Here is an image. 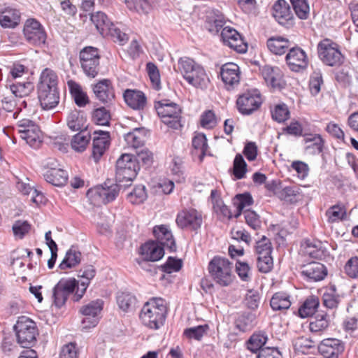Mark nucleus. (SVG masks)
Returning <instances> with one entry per match:
<instances>
[{
  "mask_svg": "<svg viewBox=\"0 0 358 358\" xmlns=\"http://www.w3.org/2000/svg\"><path fill=\"white\" fill-rule=\"evenodd\" d=\"M167 308L162 298H152L141 308L139 318L145 327L151 329H159L166 320Z\"/></svg>",
  "mask_w": 358,
  "mask_h": 358,
  "instance_id": "f257e3e1",
  "label": "nucleus"
},
{
  "mask_svg": "<svg viewBox=\"0 0 358 358\" xmlns=\"http://www.w3.org/2000/svg\"><path fill=\"white\" fill-rule=\"evenodd\" d=\"M178 68L184 79L191 85L201 90L208 87L210 80L204 68L189 57L180 58Z\"/></svg>",
  "mask_w": 358,
  "mask_h": 358,
  "instance_id": "f03ea898",
  "label": "nucleus"
},
{
  "mask_svg": "<svg viewBox=\"0 0 358 358\" xmlns=\"http://www.w3.org/2000/svg\"><path fill=\"white\" fill-rule=\"evenodd\" d=\"M90 20L102 36H110L114 42L121 45L128 41L127 34L117 27L103 12L98 11L92 13Z\"/></svg>",
  "mask_w": 358,
  "mask_h": 358,
  "instance_id": "7ed1b4c3",
  "label": "nucleus"
},
{
  "mask_svg": "<svg viewBox=\"0 0 358 358\" xmlns=\"http://www.w3.org/2000/svg\"><path fill=\"white\" fill-rule=\"evenodd\" d=\"M232 264L226 258L214 257L208 264V270L213 280L221 287L230 285L235 276Z\"/></svg>",
  "mask_w": 358,
  "mask_h": 358,
  "instance_id": "20e7f679",
  "label": "nucleus"
},
{
  "mask_svg": "<svg viewBox=\"0 0 358 358\" xmlns=\"http://www.w3.org/2000/svg\"><path fill=\"white\" fill-rule=\"evenodd\" d=\"M140 167L136 157L133 155L122 154L117 160L115 166V182L129 184L136 177Z\"/></svg>",
  "mask_w": 358,
  "mask_h": 358,
  "instance_id": "39448f33",
  "label": "nucleus"
},
{
  "mask_svg": "<svg viewBox=\"0 0 358 358\" xmlns=\"http://www.w3.org/2000/svg\"><path fill=\"white\" fill-rule=\"evenodd\" d=\"M155 107L164 124L174 129L182 127L180 123L182 110L177 103L168 99H162L156 102Z\"/></svg>",
  "mask_w": 358,
  "mask_h": 358,
  "instance_id": "423d86ee",
  "label": "nucleus"
},
{
  "mask_svg": "<svg viewBox=\"0 0 358 358\" xmlns=\"http://www.w3.org/2000/svg\"><path fill=\"white\" fill-rule=\"evenodd\" d=\"M17 343L22 347L33 346L38 335L36 324L27 317H20L14 326Z\"/></svg>",
  "mask_w": 358,
  "mask_h": 358,
  "instance_id": "0eeeda50",
  "label": "nucleus"
},
{
  "mask_svg": "<svg viewBox=\"0 0 358 358\" xmlns=\"http://www.w3.org/2000/svg\"><path fill=\"white\" fill-rule=\"evenodd\" d=\"M129 185L130 184H120L119 182L108 185L105 182L104 185L90 189L87 192V196L94 205L106 204L116 199L121 187Z\"/></svg>",
  "mask_w": 358,
  "mask_h": 358,
  "instance_id": "6e6552de",
  "label": "nucleus"
},
{
  "mask_svg": "<svg viewBox=\"0 0 358 358\" xmlns=\"http://www.w3.org/2000/svg\"><path fill=\"white\" fill-rule=\"evenodd\" d=\"M99 50L92 46L83 48L79 52L80 67L85 75L94 78L99 75L100 71Z\"/></svg>",
  "mask_w": 358,
  "mask_h": 358,
  "instance_id": "1a4fd4ad",
  "label": "nucleus"
},
{
  "mask_svg": "<svg viewBox=\"0 0 358 358\" xmlns=\"http://www.w3.org/2000/svg\"><path fill=\"white\" fill-rule=\"evenodd\" d=\"M317 53L320 59L327 66H338L343 63V57L338 45L328 38L318 43Z\"/></svg>",
  "mask_w": 358,
  "mask_h": 358,
  "instance_id": "9d476101",
  "label": "nucleus"
},
{
  "mask_svg": "<svg viewBox=\"0 0 358 358\" xmlns=\"http://www.w3.org/2000/svg\"><path fill=\"white\" fill-rule=\"evenodd\" d=\"M77 284L75 278L61 279L52 289V305L57 308L64 306L69 296L74 292Z\"/></svg>",
  "mask_w": 358,
  "mask_h": 358,
  "instance_id": "9b49d317",
  "label": "nucleus"
},
{
  "mask_svg": "<svg viewBox=\"0 0 358 358\" xmlns=\"http://www.w3.org/2000/svg\"><path fill=\"white\" fill-rule=\"evenodd\" d=\"M103 308V301L96 299L83 306L79 312L84 317L82 320L83 329H90L96 327L99 322V315Z\"/></svg>",
  "mask_w": 358,
  "mask_h": 358,
  "instance_id": "f8f14e48",
  "label": "nucleus"
},
{
  "mask_svg": "<svg viewBox=\"0 0 358 358\" xmlns=\"http://www.w3.org/2000/svg\"><path fill=\"white\" fill-rule=\"evenodd\" d=\"M26 41L32 45L41 46L44 45L47 34L43 25L36 20H27L23 29Z\"/></svg>",
  "mask_w": 358,
  "mask_h": 358,
  "instance_id": "ddd939ff",
  "label": "nucleus"
},
{
  "mask_svg": "<svg viewBox=\"0 0 358 358\" xmlns=\"http://www.w3.org/2000/svg\"><path fill=\"white\" fill-rule=\"evenodd\" d=\"M6 86L13 94V97L5 96L2 99V103L6 105L4 108L7 110H10V108L13 106V102H15V100H13V98L17 99L26 98L29 96L34 90V85L31 82L12 83L10 78H8Z\"/></svg>",
  "mask_w": 358,
  "mask_h": 358,
  "instance_id": "4468645a",
  "label": "nucleus"
},
{
  "mask_svg": "<svg viewBox=\"0 0 358 358\" xmlns=\"http://www.w3.org/2000/svg\"><path fill=\"white\" fill-rule=\"evenodd\" d=\"M176 222L177 226L182 229H188L196 231L201 227L202 214L194 208L184 209L177 214Z\"/></svg>",
  "mask_w": 358,
  "mask_h": 358,
  "instance_id": "2eb2a0df",
  "label": "nucleus"
},
{
  "mask_svg": "<svg viewBox=\"0 0 358 358\" xmlns=\"http://www.w3.org/2000/svg\"><path fill=\"white\" fill-rule=\"evenodd\" d=\"M272 15L279 24L291 28L294 25V17L289 4L285 0H277L272 6Z\"/></svg>",
  "mask_w": 358,
  "mask_h": 358,
  "instance_id": "dca6fc26",
  "label": "nucleus"
},
{
  "mask_svg": "<svg viewBox=\"0 0 358 358\" xmlns=\"http://www.w3.org/2000/svg\"><path fill=\"white\" fill-rule=\"evenodd\" d=\"M261 104V96L255 92H245L239 96L236 101L238 111L245 115L252 114L260 107Z\"/></svg>",
  "mask_w": 358,
  "mask_h": 358,
  "instance_id": "f3484780",
  "label": "nucleus"
},
{
  "mask_svg": "<svg viewBox=\"0 0 358 358\" xmlns=\"http://www.w3.org/2000/svg\"><path fill=\"white\" fill-rule=\"evenodd\" d=\"M96 99L103 104H111L115 98V89L109 79H101L92 85Z\"/></svg>",
  "mask_w": 358,
  "mask_h": 358,
  "instance_id": "a211bd4d",
  "label": "nucleus"
},
{
  "mask_svg": "<svg viewBox=\"0 0 358 358\" xmlns=\"http://www.w3.org/2000/svg\"><path fill=\"white\" fill-rule=\"evenodd\" d=\"M221 38L225 45L236 52L244 53L247 51V43L235 29L229 26L224 27L221 31Z\"/></svg>",
  "mask_w": 358,
  "mask_h": 358,
  "instance_id": "6ab92c4d",
  "label": "nucleus"
},
{
  "mask_svg": "<svg viewBox=\"0 0 358 358\" xmlns=\"http://www.w3.org/2000/svg\"><path fill=\"white\" fill-rule=\"evenodd\" d=\"M285 59L290 70L295 72L306 69L308 64L306 52L298 46L289 49Z\"/></svg>",
  "mask_w": 358,
  "mask_h": 358,
  "instance_id": "aec40b11",
  "label": "nucleus"
},
{
  "mask_svg": "<svg viewBox=\"0 0 358 358\" xmlns=\"http://www.w3.org/2000/svg\"><path fill=\"white\" fill-rule=\"evenodd\" d=\"M301 274L308 282H317L327 276V269L324 264L312 262L302 266Z\"/></svg>",
  "mask_w": 358,
  "mask_h": 358,
  "instance_id": "412c9836",
  "label": "nucleus"
},
{
  "mask_svg": "<svg viewBox=\"0 0 358 358\" xmlns=\"http://www.w3.org/2000/svg\"><path fill=\"white\" fill-rule=\"evenodd\" d=\"M110 134L101 130L93 132L92 157L97 162L110 145Z\"/></svg>",
  "mask_w": 358,
  "mask_h": 358,
  "instance_id": "4be33fe9",
  "label": "nucleus"
},
{
  "mask_svg": "<svg viewBox=\"0 0 358 358\" xmlns=\"http://www.w3.org/2000/svg\"><path fill=\"white\" fill-rule=\"evenodd\" d=\"M153 234L156 238V243L170 252L176 250V241L169 227L165 224L155 226L153 228Z\"/></svg>",
  "mask_w": 358,
  "mask_h": 358,
  "instance_id": "5701e85b",
  "label": "nucleus"
},
{
  "mask_svg": "<svg viewBox=\"0 0 358 358\" xmlns=\"http://www.w3.org/2000/svg\"><path fill=\"white\" fill-rule=\"evenodd\" d=\"M345 349L343 341L336 338H326L321 341L318 345L320 353L326 358L337 357Z\"/></svg>",
  "mask_w": 358,
  "mask_h": 358,
  "instance_id": "b1692460",
  "label": "nucleus"
},
{
  "mask_svg": "<svg viewBox=\"0 0 358 358\" xmlns=\"http://www.w3.org/2000/svg\"><path fill=\"white\" fill-rule=\"evenodd\" d=\"M220 76L227 90L234 88L240 82L239 66L235 63H227L220 69Z\"/></svg>",
  "mask_w": 358,
  "mask_h": 358,
  "instance_id": "393cba45",
  "label": "nucleus"
},
{
  "mask_svg": "<svg viewBox=\"0 0 358 358\" xmlns=\"http://www.w3.org/2000/svg\"><path fill=\"white\" fill-rule=\"evenodd\" d=\"M38 96L41 106L45 110L56 107L59 101L58 89L38 88Z\"/></svg>",
  "mask_w": 358,
  "mask_h": 358,
  "instance_id": "a878e982",
  "label": "nucleus"
},
{
  "mask_svg": "<svg viewBox=\"0 0 358 358\" xmlns=\"http://www.w3.org/2000/svg\"><path fill=\"white\" fill-rule=\"evenodd\" d=\"M164 250V248L155 241H148L141 247V254L145 261L156 262L162 258Z\"/></svg>",
  "mask_w": 358,
  "mask_h": 358,
  "instance_id": "bb28decb",
  "label": "nucleus"
},
{
  "mask_svg": "<svg viewBox=\"0 0 358 358\" xmlns=\"http://www.w3.org/2000/svg\"><path fill=\"white\" fill-rule=\"evenodd\" d=\"M303 141L306 145L304 150L308 155H316L323 152L324 141L320 134H305Z\"/></svg>",
  "mask_w": 358,
  "mask_h": 358,
  "instance_id": "cd10ccee",
  "label": "nucleus"
},
{
  "mask_svg": "<svg viewBox=\"0 0 358 358\" xmlns=\"http://www.w3.org/2000/svg\"><path fill=\"white\" fill-rule=\"evenodd\" d=\"M126 103L134 110L143 109L146 104L145 94L139 90H126L123 94Z\"/></svg>",
  "mask_w": 358,
  "mask_h": 358,
  "instance_id": "c85d7f7f",
  "label": "nucleus"
},
{
  "mask_svg": "<svg viewBox=\"0 0 358 358\" xmlns=\"http://www.w3.org/2000/svg\"><path fill=\"white\" fill-rule=\"evenodd\" d=\"M43 176L48 182L57 187L65 185L69 178V175L65 170L53 167L48 169Z\"/></svg>",
  "mask_w": 358,
  "mask_h": 358,
  "instance_id": "c756f323",
  "label": "nucleus"
},
{
  "mask_svg": "<svg viewBox=\"0 0 358 358\" xmlns=\"http://www.w3.org/2000/svg\"><path fill=\"white\" fill-rule=\"evenodd\" d=\"M261 73L267 85L273 88L280 86L282 73L278 67L265 65L261 69Z\"/></svg>",
  "mask_w": 358,
  "mask_h": 358,
  "instance_id": "7c9ffc66",
  "label": "nucleus"
},
{
  "mask_svg": "<svg viewBox=\"0 0 358 358\" xmlns=\"http://www.w3.org/2000/svg\"><path fill=\"white\" fill-rule=\"evenodd\" d=\"M20 21V13L18 10L6 8L0 12V24L4 28H14Z\"/></svg>",
  "mask_w": 358,
  "mask_h": 358,
  "instance_id": "2f4dec72",
  "label": "nucleus"
},
{
  "mask_svg": "<svg viewBox=\"0 0 358 358\" xmlns=\"http://www.w3.org/2000/svg\"><path fill=\"white\" fill-rule=\"evenodd\" d=\"M342 296L338 293L335 285L329 286L322 295V304L331 310H336L340 304Z\"/></svg>",
  "mask_w": 358,
  "mask_h": 358,
  "instance_id": "473e14b6",
  "label": "nucleus"
},
{
  "mask_svg": "<svg viewBox=\"0 0 358 358\" xmlns=\"http://www.w3.org/2000/svg\"><path fill=\"white\" fill-rule=\"evenodd\" d=\"M267 47L273 54L282 55L285 54L289 47L288 39L281 36L271 37L267 40Z\"/></svg>",
  "mask_w": 358,
  "mask_h": 358,
  "instance_id": "72a5a7b5",
  "label": "nucleus"
},
{
  "mask_svg": "<svg viewBox=\"0 0 358 358\" xmlns=\"http://www.w3.org/2000/svg\"><path fill=\"white\" fill-rule=\"evenodd\" d=\"M291 304L290 296L283 292L275 293L270 300L271 308L274 311L287 310Z\"/></svg>",
  "mask_w": 358,
  "mask_h": 358,
  "instance_id": "f704fd0d",
  "label": "nucleus"
},
{
  "mask_svg": "<svg viewBox=\"0 0 358 358\" xmlns=\"http://www.w3.org/2000/svg\"><path fill=\"white\" fill-rule=\"evenodd\" d=\"M58 76L55 71L46 68L41 73L38 88L58 89Z\"/></svg>",
  "mask_w": 358,
  "mask_h": 358,
  "instance_id": "c9c22d12",
  "label": "nucleus"
},
{
  "mask_svg": "<svg viewBox=\"0 0 358 358\" xmlns=\"http://www.w3.org/2000/svg\"><path fill=\"white\" fill-rule=\"evenodd\" d=\"M67 125L73 131H82L87 128L86 118L82 112L76 110H73L67 117Z\"/></svg>",
  "mask_w": 358,
  "mask_h": 358,
  "instance_id": "e433bc0d",
  "label": "nucleus"
},
{
  "mask_svg": "<svg viewBox=\"0 0 358 358\" xmlns=\"http://www.w3.org/2000/svg\"><path fill=\"white\" fill-rule=\"evenodd\" d=\"M70 92L74 99L76 104L79 107H84L89 103V98L87 94L83 92L81 86L75 81L68 82Z\"/></svg>",
  "mask_w": 358,
  "mask_h": 358,
  "instance_id": "4c0bfd02",
  "label": "nucleus"
},
{
  "mask_svg": "<svg viewBox=\"0 0 358 358\" xmlns=\"http://www.w3.org/2000/svg\"><path fill=\"white\" fill-rule=\"evenodd\" d=\"M330 317L326 313H317L309 324V328L312 333H321L325 331L329 326Z\"/></svg>",
  "mask_w": 358,
  "mask_h": 358,
  "instance_id": "58836bf2",
  "label": "nucleus"
},
{
  "mask_svg": "<svg viewBox=\"0 0 358 358\" xmlns=\"http://www.w3.org/2000/svg\"><path fill=\"white\" fill-rule=\"evenodd\" d=\"M81 253L73 247H71L66 253L62 262L59 265L62 270L71 268L80 263Z\"/></svg>",
  "mask_w": 358,
  "mask_h": 358,
  "instance_id": "ea45409f",
  "label": "nucleus"
},
{
  "mask_svg": "<svg viewBox=\"0 0 358 358\" xmlns=\"http://www.w3.org/2000/svg\"><path fill=\"white\" fill-rule=\"evenodd\" d=\"M304 253L310 258L322 259L326 257L327 250L320 241L307 242Z\"/></svg>",
  "mask_w": 358,
  "mask_h": 358,
  "instance_id": "a19ab883",
  "label": "nucleus"
},
{
  "mask_svg": "<svg viewBox=\"0 0 358 358\" xmlns=\"http://www.w3.org/2000/svg\"><path fill=\"white\" fill-rule=\"evenodd\" d=\"M267 340V336L264 332L254 333L246 342L247 349L253 353L259 352Z\"/></svg>",
  "mask_w": 358,
  "mask_h": 358,
  "instance_id": "79ce46f5",
  "label": "nucleus"
},
{
  "mask_svg": "<svg viewBox=\"0 0 358 358\" xmlns=\"http://www.w3.org/2000/svg\"><path fill=\"white\" fill-rule=\"evenodd\" d=\"M319 299L315 296H310L299 308V315L301 318H306L313 315L319 307Z\"/></svg>",
  "mask_w": 358,
  "mask_h": 358,
  "instance_id": "37998d69",
  "label": "nucleus"
},
{
  "mask_svg": "<svg viewBox=\"0 0 358 358\" xmlns=\"http://www.w3.org/2000/svg\"><path fill=\"white\" fill-rule=\"evenodd\" d=\"M117 303L119 308L124 312H131L135 309L137 299L130 293L122 292L117 295Z\"/></svg>",
  "mask_w": 358,
  "mask_h": 358,
  "instance_id": "c03bdc74",
  "label": "nucleus"
},
{
  "mask_svg": "<svg viewBox=\"0 0 358 358\" xmlns=\"http://www.w3.org/2000/svg\"><path fill=\"white\" fill-rule=\"evenodd\" d=\"M110 111L103 106L94 108L92 111V122L96 125L108 126L110 124Z\"/></svg>",
  "mask_w": 358,
  "mask_h": 358,
  "instance_id": "a18cd8bd",
  "label": "nucleus"
},
{
  "mask_svg": "<svg viewBox=\"0 0 358 358\" xmlns=\"http://www.w3.org/2000/svg\"><path fill=\"white\" fill-rule=\"evenodd\" d=\"M20 138L24 140L30 147L35 149L38 148L43 141L42 132L38 125L31 127V129L26 134L25 136H21Z\"/></svg>",
  "mask_w": 358,
  "mask_h": 358,
  "instance_id": "49530a36",
  "label": "nucleus"
},
{
  "mask_svg": "<svg viewBox=\"0 0 358 358\" xmlns=\"http://www.w3.org/2000/svg\"><path fill=\"white\" fill-rule=\"evenodd\" d=\"M233 203L237 211L234 217H238L244 208L250 206L253 203V199L250 193L245 192L236 195Z\"/></svg>",
  "mask_w": 358,
  "mask_h": 358,
  "instance_id": "de8ad7c7",
  "label": "nucleus"
},
{
  "mask_svg": "<svg viewBox=\"0 0 358 358\" xmlns=\"http://www.w3.org/2000/svg\"><path fill=\"white\" fill-rule=\"evenodd\" d=\"M255 315L250 313H244L236 320V327L243 332L250 330L255 325Z\"/></svg>",
  "mask_w": 358,
  "mask_h": 358,
  "instance_id": "09e8293b",
  "label": "nucleus"
},
{
  "mask_svg": "<svg viewBox=\"0 0 358 358\" xmlns=\"http://www.w3.org/2000/svg\"><path fill=\"white\" fill-rule=\"evenodd\" d=\"M271 113L272 119L278 123L285 122L290 116V112L288 106L284 103L274 106V107L271 110Z\"/></svg>",
  "mask_w": 358,
  "mask_h": 358,
  "instance_id": "8fccbe9b",
  "label": "nucleus"
},
{
  "mask_svg": "<svg viewBox=\"0 0 358 358\" xmlns=\"http://www.w3.org/2000/svg\"><path fill=\"white\" fill-rule=\"evenodd\" d=\"M147 197L146 189L143 185L135 186L132 192L127 195L128 201L135 205L143 203L146 200Z\"/></svg>",
  "mask_w": 358,
  "mask_h": 358,
  "instance_id": "3c124183",
  "label": "nucleus"
},
{
  "mask_svg": "<svg viewBox=\"0 0 358 358\" xmlns=\"http://www.w3.org/2000/svg\"><path fill=\"white\" fill-rule=\"evenodd\" d=\"M296 16L301 20H306L309 17L310 6L307 0H290Z\"/></svg>",
  "mask_w": 358,
  "mask_h": 358,
  "instance_id": "603ef678",
  "label": "nucleus"
},
{
  "mask_svg": "<svg viewBox=\"0 0 358 358\" xmlns=\"http://www.w3.org/2000/svg\"><path fill=\"white\" fill-rule=\"evenodd\" d=\"M90 135L85 132L76 134L71 141V148L76 152H83L90 142Z\"/></svg>",
  "mask_w": 358,
  "mask_h": 358,
  "instance_id": "864d4df0",
  "label": "nucleus"
},
{
  "mask_svg": "<svg viewBox=\"0 0 358 358\" xmlns=\"http://www.w3.org/2000/svg\"><path fill=\"white\" fill-rule=\"evenodd\" d=\"M247 172V164L241 154H237L234 160L233 174L236 179L244 178Z\"/></svg>",
  "mask_w": 358,
  "mask_h": 358,
  "instance_id": "5fc2aeb1",
  "label": "nucleus"
},
{
  "mask_svg": "<svg viewBox=\"0 0 358 358\" xmlns=\"http://www.w3.org/2000/svg\"><path fill=\"white\" fill-rule=\"evenodd\" d=\"M141 129H134L132 131L124 135V140L130 147L138 148L143 145L144 140L141 134Z\"/></svg>",
  "mask_w": 358,
  "mask_h": 358,
  "instance_id": "6e6d98bb",
  "label": "nucleus"
},
{
  "mask_svg": "<svg viewBox=\"0 0 358 358\" xmlns=\"http://www.w3.org/2000/svg\"><path fill=\"white\" fill-rule=\"evenodd\" d=\"M273 250L272 244L268 238L263 236L261 240L257 241L255 252L257 257H267L271 255Z\"/></svg>",
  "mask_w": 358,
  "mask_h": 358,
  "instance_id": "4d7b16f0",
  "label": "nucleus"
},
{
  "mask_svg": "<svg viewBox=\"0 0 358 358\" xmlns=\"http://www.w3.org/2000/svg\"><path fill=\"white\" fill-rule=\"evenodd\" d=\"M323 84L322 74L320 70L314 71L309 80V88L310 93L315 96L320 92L321 85Z\"/></svg>",
  "mask_w": 358,
  "mask_h": 358,
  "instance_id": "13d9d810",
  "label": "nucleus"
},
{
  "mask_svg": "<svg viewBox=\"0 0 358 358\" xmlns=\"http://www.w3.org/2000/svg\"><path fill=\"white\" fill-rule=\"evenodd\" d=\"M346 215L344 207L335 205L330 207L326 212L329 222H334L344 219Z\"/></svg>",
  "mask_w": 358,
  "mask_h": 358,
  "instance_id": "bf43d9fd",
  "label": "nucleus"
},
{
  "mask_svg": "<svg viewBox=\"0 0 358 358\" xmlns=\"http://www.w3.org/2000/svg\"><path fill=\"white\" fill-rule=\"evenodd\" d=\"M146 70L154 89L159 90L161 88L160 75L157 66L152 62L146 64Z\"/></svg>",
  "mask_w": 358,
  "mask_h": 358,
  "instance_id": "052dcab7",
  "label": "nucleus"
},
{
  "mask_svg": "<svg viewBox=\"0 0 358 358\" xmlns=\"http://www.w3.org/2000/svg\"><path fill=\"white\" fill-rule=\"evenodd\" d=\"M244 217L247 224L252 229L257 230L261 227L262 222L259 215L254 210H245L243 211Z\"/></svg>",
  "mask_w": 358,
  "mask_h": 358,
  "instance_id": "680f3d73",
  "label": "nucleus"
},
{
  "mask_svg": "<svg viewBox=\"0 0 358 358\" xmlns=\"http://www.w3.org/2000/svg\"><path fill=\"white\" fill-rule=\"evenodd\" d=\"M260 295L257 290L249 289L245 294L244 302L245 306L251 309L256 310L259 304Z\"/></svg>",
  "mask_w": 358,
  "mask_h": 358,
  "instance_id": "e2e57ef3",
  "label": "nucleus"
},
{
  "mask_svg": "<svg viewBox=\"0 0 358 358\" xmlns=\"http://www.w3.org/2000/svg\"><path fill=\"white\" fill-rule=\"evenodd\" d=\"M182 263L179 259L169 257L166 262L161 265L160 268L162 271L171 273L173 272H178L182 268Z\"/></svg>",
  "mask_w": 358,
  "mask_h": 358,
  "instance_id": "0e129e2a",
  "label": "nucleus"
},
{
  "mask_svg": "<svg viewBox=\"0 0 358 358\" xmlns=\"http://www.w3.org/2000/svg\"><path fill=\"white\" fill-rule=\"evenodd\" d=\"M208 325H199L185 329L184 335L189 339L201 340L206 330Z\"/></svg>",
  "mask_w": 358,
  "mask_h": 358,
  "instance_id": "69168bd1",
  "label": "nucleus"
},
{
  "mask_svg": "<svg viewBox=\"0 0 358 358\" xmlns=\"http://www.w3.org/2000/svg\"><path fill=\"white\" fill-rule=\"evenodd\" d=\"M236 271L242 281L248 282L251 280V268L248 263L237 261Z\"/></svg>",
  "mask_w": 358,
  "mask_h": 358,
  "instance_id": "338daca9",
  "label": "nucleus"
},
{
  "mask_svg": "<svg viewBox=\"0 0 358 358\" xmlns=\"http://www.w3.org/2000/svg\"><path fill=\"white\" fill-rule=\"evenodd\" d=\"M345 274L351 278H358V257L349 259L344 266Z\"/></svg>",
  "mask_w": 358,
  "mask_h": 358,
  "instance_id": "774afa93",
  "label": "nucleus"
}]
</instances>
